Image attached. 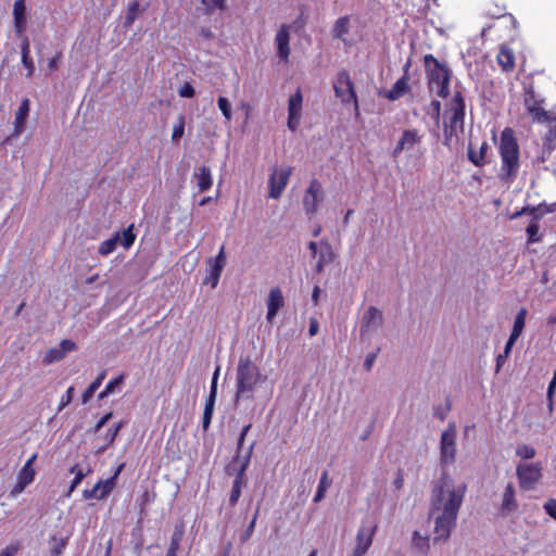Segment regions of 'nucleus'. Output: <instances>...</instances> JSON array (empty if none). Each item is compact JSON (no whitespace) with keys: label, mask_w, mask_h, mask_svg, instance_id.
<instances>
[{"label":"nucleus","mask_w":556,"mask_h":556,"mask_svg":"<svg viewBox=\"0 0 556 556\" xmlns=\"http://www.w3.org/2000/svg\"><path fill=\"white\" fill-rule=\"evenodd\" d=\"M422 135L414 128L403 130L401 137L399 138L394 149L393 155L397 156L403 152L410 151L419 146L422 141Z\"/></svg>","instance_id":"15"},{"label":"nucleus","mask_w":556,"mask_h":556,"mask_svg":"<svg viewBox=\"0 0 556 556\" xmlns=\"http://www.w3.org/2000/svg\"><path fill=\"white\" fill-rule=\"evenodd\" d=\"M73 392H74V388L70 387L67 389V391L65 392V394L62 395L60 403H59V408H58L59 412L62 410L65 406H67L72 402Z\"/></svg>","instance_id":"50"},{"label":"nucleus","mask_w":556,"mask_h":556,"mask_svg":"<svg viewBox=\"0 0 556 556\" xmlns=\"http://www.w3.org/2000/svg\"><path fill=\"white\" fill-rule=\"evenodd\" d=\"M199 192L207 191L213 185L212 173L208 167L201 166L193 174Z\"/></svg>","instance_id":"24"},{"label":"nucleus","mask_w":556,"mask_h":556,"mask_svg":"<svg viewBox=\"0 0 556 556\" xmlns=\"http://www.w3.org/2000/svg\"><path fill=\"white\" fill-rule=\"evenodd\" d=\"M28 113H29V100L24 99L22 101L18 110L15 113L14 135L18 136L24 130Z\"/></svg>","instance_id":"25"},{"label":"nucleus","mask_w":556,"mask_h":556,"mask_svg":"<svg viewBox=\"0 0 556 556\" xmlns=\"http://www.w3.org/2000/svg\"><path fill=\"white\" fill-rule=\"evenodd\" d=\"M112 418V413H108L100 418V420L94 426V431L98 432L110 419Z\"/></svg>","instance_id":"60"},{"label":"nucleus","mask_w":556,"mask_h":556,"mask_svg":"<svg viewBox=\"0 0 556 556\" xmlns=\"http://www.w3.org/2000/svg\"><path fill=\"white\" fill-rule=\"evenodd\" d=\"M84 498L90 500H103L102 496H100V485L99 482L94 484V486L90 490H84L83 492Z\"/></svg>","instance_id":"49"},{"label":"nucleus","mask_w":556,"mask_h":556,"mask_svg":"<svg viewBox=\"0 0 556 556\" xmlns=\"http://www.w3.org/2000/svg\"><path fill=\"white\" fill-rule=\"evenodd\" d=\"M185 132V117L180 116L178 123L173 128L172 140L176 141L184 136Z\"/></svg>","instance_id":"47"},{"label":"nucleus","mask_w":556,"mask_h":556,"mask_svg":"<svg viewBox=\"0 0 556 556\" xmlns=\"http://www.w3.org/2000/svg\"><path fill=\"white\" fill-rule=\"evenodd\" d=\"M257 514H258V511L255 513L253 519L251 520V522L249 523L244 534L242 535V538H241L242 542L249 541L250 536L252 535V533L254 531V528H255V525H256Z\"/></svg>","instance_id":"54"},{"label":"nucleus","mask_w":556,"mask_h":556,"mask_svg":"<svg viewBox=\"0 0 556 556\" xmlns=\"http://www.w3.org/2000/svg\"><path fill=\"white\" fill-rule=\"evenodd\" d=\"M498 153L501 156L500 178L511 182L520 168L519 146L511 128H505L500 137Z\"/></svg>","instance_id":"3"},{"label":"nucleus","mask_w":556,"mask_h":556,"mask_svg":"<svg viewBox=\"0 0 556 556\" xmlns=\"http://www.w3.org/2000/svg\"><path fill=\"white\" fill-rule=\"evenodd\" d=\"M486 149H488L486 142H482V144L479 148V151L473 150L472 144H469L468 159L476 166H482L484 164V156H485Z\"/></svg>","instance_id":"31"},{"label":"nucleus","mask_w":556,"mask_h":556,"mask_svg":"<svg viewBox=\"0 0 556 556\" xmlns=\"http://www.w3.org/2000/svg\"><path fill=\"white\" fill-rule=\"evenodd\" d=\"M538 230H539V227L535 224H531L527 227V233L530 237V241H536V239L534 237H535Z\"/></svg>","instance_id":"63"},{"label":"nucleus","mask_w":556,"mask_h":556,"mask_svg":"<svg viewBox=\"0 0 556 556\" xmlns=\"http://www.w3.org/2000/svg\"><path fill=\"white\" fill-rule=\"evenodd\" d=\"M290 25L283 24L279 27L276 36L275 43L277 47V55L283 61L288 62L290 56Z\"/></svg>","instance_id":"19"},{"label":"nucleus","mask_w":556,"mask_h":556,"mask_svg":"<svg viewBox=\"0 0 556 556\" xmlns=\"http://www.w3.org/2000/svg\"><path fill=\"white\" fill-rule=\"evenodd\" d=\"M413 544L421 554H427L430 549L429 538L418 531L413 534Z\"/></svg>","instance_id":"34"},{"label":"nucleus","mask_w":556,"mask_h":556,"mask_svg":"<svg viewBox=\"0 0 556 556\" xmlns=\"http://www.w3.org/2000/svg\"><path fill=\"white\" fill-rule=\"evenodd\" d=\"M266 382L267 376L261 372L250 357H240L236 376V407L253 410L254 402L261 397L263 384Z\"/></svg>","instance_id":"2"},{"label":"nucleus","mask_w":556,"mask_h":556,"mask_svg":"<svg viewBox=\"0 0 556 556\" xmlns=\"http://www.w3.org/2000/svg\"><path fill=\"white\" fill-rule=\"evenodd\" d=\"M242 485H243V478L236 477L233 484H232L230 497H229V503L231 506L237 504V502L241 495Z\"/></svg>","instance_id":"42"},{"label":"nucleus","mask_w":556,"mask_h":556,"mask_svg":"<svg viewBox=\"0 0 556 556\" xmlns=\"http://www.w3.org/2000/svg\"><path fill=\"white\" fill-rule=\"evenodd\" d=\"M26 486L27 485L25 483H23V482L17 480L16 484L11 490V495L13 497L17 496L18 494H21L25 490Z\"/></svg>","instance_id":"59"},{"label":"nucleus","mask_w":556,"mask_h":556,"mask_svg":"<svg viewBox=\"0 0 556 556\" xmlns=\"http://www.w3.org/2000/svg\"><path fill=\"white\" fill-rule=\"evenodd\" d=\"M90 472V468H83L79 465H74L70 469V473L74 475V479L70 484L66 496L70 497L73 491L77 488V485L83 481V479Z\"/></svg>","instance_id":"28"},{"label":"nucleus","mask_w":556,"mask_h":556,"mask_svg":"<svg viewBox=\"0 0 556 556\" xmlns=\"http://www.w3.org/2000/svg\"><path fill=\"white\" fill-rule=\"evenodd\" d=\"M124 377L119 376L111 381H109L105 386L106 392L114 393L116 389H119L123 383Z\"/></svg>","instance_id":"51"},{"label":"nucleus","mask_w":556,"mask_h":556,"mask_svg":"<svg viewBox=\"0 0 556 556\" xmlns=\"http://www.w3.org/2000/svg\"><path fill=\"white\" fill-rule=\"evenodd\" d=\"M349 31V18L340 17L336 21L332 34L334 38L344 40V35Z\"/></svg>","instance_id":"36"},{"label":"nucleus","mask_w":556,"mask_h":556,"mask_svg":"<svg viewBox=\"0 0 556 556\" xmlns=\"http://www.w3.org/2000/svg\"><path fill=\"white\" fill-rule=\"evenodd\" d=\"M552 150V131H549V135H547L544 139V152L543 155L541 156V162L545 161V153L549 154Z\"/></svg>","instance_id":"57"},{"label":"nucleus","mask_w":556,"mask_h":556,"mask_svg":"<svg viewBox=\"0 0 556 556\" xmlns=\"http://www.w3.org/2000/svg\"><path fill=\"white\" fill-rule=\"evenodd\" d=\"M217 104H218V108L222 111L225 119L227 122H230L232 118V112H231V104L228 101V99L225 97H219L217 100Z\"/></svg>","instance_id":"45"},{"label":"nucleus","mask_w":556,"mask_h":556,"mask_svg":"<svg viewBox=\"0 0 556 556\" xmlns=\"http://www.w3.org/2000/svg\"><path fill=\"white\" fill-rule=\"evenodd\" d=\"M123 427L122 422L115 424L113 427H111L105 434L106 445H103L98 448L97 454L102 453L108 445L112 444L115 441L116 435L118 434L121 428Z\"/></svg>","instance_id":"41"},{"label":"nucleus","mask_w":556,"mask_h":556,"mask_svg":"<svg viewBox=\"0 0 556 556\" xmlns=\"http://www.w3.org/2000/svg\"><path fill=\"white\" fill-rule=\"evenodd\" d=\"M285 305V299L281 290L276 287L270 289L266 306H267V314L266 319L267 321L271 323L276 315L278 314L279 309Z\"/></svg>","instance_id":"22"},{"label":"nucleus","mask_w":556,"mask_h":556,"mask_svg":"<svg viewBox=\"0 0 556 556\" xmlns=\"http://www.w3.org/2000/svg\"><path fill=\"white\" fill-rule=\"evenodd\" d=\"M254 446L255 442H252L244 453H242V451H236V456L232 460V467L237 471L236 477L244 478V472L249 467Z\"/></svg>","instance_id":"23"},{"label":"nucleus","mask_w":556,"mask_h":556,"mask_svg":"<svg viewBox=\"0 0 556 556\" xmlns=\"http://www.w3.org/2000/svg\"><path fill=\"white\" fill-rule=\"evenodd\" d=\"M118 241H119V233H116L114 237L104 240L99 245V253L103 256L111 254L115 250Z\"/></svg>","instance_id":"37"},{"label":"nucleus","mask_w":556,"mask_h":556,"mask_svg":"<svg viewBox=\"0 0 556 556\" xmlns=\"http://www.w3.org/2000/svg\"><path fill=\"white\" fill-rule=\"evenodd\" d=\"M61 56H62V54H61V53H59V54H56L55 56H53L52 59H50V60H49V62H48V68H49L51 72L58 68V66H59V62H60V60H61Z\"/></svg>","instance_id":"61"},{"label":"nucleus","mask_w":556,"mask_h":556,"mask_svg":"<svg viewBox=\"0 0 556 556\" xmlns=\"http://www.w3.org/2000/svg\"><path fill=\"white\" fill-rule=\"evenodd\" d=\"M376 531V525L367 521L362 522L356 533L355 546L353 548L352 556H364L368 552L372 544Z\"/></svg>","instance_id":"11"},{"label":"nucleus","mask_w":556,"mask_h":556,"mask_svg":"<svg viewBox=\"0 0 556 556\" xmlns=\"http://www.w3.org/2000/svg\"><path fill=\"white\" fill-rule=\"evenodd\" d=\"M430 62L433 63V67L428 71L429 88L431 92L444 98L448 91L450 73L446 67L442 66L438 62L437 59L432 55H427L426 63L428 66Z\"/></svg>","instance_id":"5"},{"label":"nucleus","mask_w":556,"mask_h":556,"mask_svg":"<svg viewBox=\"0 0 556 556\" xmlns=\"http://www.w3.org/2000/svg\"><path fill=\"white\" fill-rule=\"evenodd\" d=\"M497 61L503 71H510L515 64L513 51L506 47H502L497 54Z\"/></svg>","instance_id":"30"},{"label":"nucleus","mask_w":556,"mask_h":556,"mask_svg":"<svg viewBox=\"0 0 556 556\" xmlns=\"http://www.w3.org/2000/svg\"><path fill=\"white\" fill-rule=\"evenodd\" d=\"M18 543H11L0 552V556H14L18 552Z\"/></svg>","instance_id":"53"},{"label":"nucleus","mask_w":556,"mask_h":556,"mask_svg":"<svg viewBox=\"0 0 556 556\" xmlns=\"http://www.w3.org/2000/svg\"><path fill=\"white\" fill-rule=\"evenodd\" d=\"M516 476L521 490L532 491L543 477V466L540 462L519 463L516 467Z\"/></svg>","instance_id":"6"},{"label":"nucleus","mask_w":556,"mask_h":556,"mask_svg":"<svg viewBox=\"0 0 556 556\" xmlns=\"http://www.w3.org/2000/svg\"><path fill=\"white\" fill-rule=\"evenodd\" d=\"M13 14H14V20H22V18H24V14H25V2H24V0H15L14 7H13Z\"/></svg>","instance_id":"48"},{"label":"nucleus","mask_w":556,"mask_h":556,"mask_svg":"<svg viewBox=\"0 0 556 556\" xmlns=\"http://www.w3.org/2000/svg\"><path fill=\"white\" fill-rule=\"evenodd\" d=\"M526 316H527L526 308H521L517 313V315L515 317V321H514V327H513V330H511V333L509 337L515 338V339H518L520 337V334L523 331L525 325H526Z\"/></svg>","instance_id":"32"},{"label":"nucleus","mask_w":556,"mask_h":556,"mask_svg":"<svg viewBox=\"0 0 556 556\" xmlns=\"http://www.w3.org/2000/svg\"><path fill=\"white\" fill-rule=\"evenodd\" d=\"M467 493L465 482L441 479L432 489L429 520L432 522L433 542H445L456 527L459 509Z\"/></svg>","instance_id":"1"},{"label":"nucleus","mask_w":556,"mask_h":556,"mask_svg":"<svg viewBox=\"0 0 556 556\" xmlns=\"http://www.w3.org/2000/svg\"><path fill=\"white\" fill-rule=\"evenodd\" d=\"M22 53V63L27 70V76H31L35 72V65L33 60L30 59V50H29V40L27 37H24L21 46Z\"/></svg>","instance_id":"29"},{"label":"nucleus","mask_w":556,"mask_h":556,"mask_svg":"<svg viewBox=\"0 0 556 556\" xmlns=\"http://www.w3.org/2000/svg\"><path fill=\"white\" fill-rule=\"evenodd\" d=\"M525 106L534 121L539 123H546L549 127L556 125V117L541 106V101L536 99L532 88H528L526 90Z\"/></svg>","instance_id":"10"},{"label":"nucleus","mask_w":556,"mask_h":556,"mask_svg":"<svg viewBox=\"0 0 556 556\" xmlns=\"http://www.w3.org/2000/svg\"><path fill=\"white\" fill-rule=\"evenodd\" d=\"M464 100L459 93H456L445 112L443 123V144L448 148H453L458 143V134L462 132L464 128Z\"/></svg>","instance_id":"4"},{"label":"nucleus","mask_w":556,"mask_h":556,"mask_svg":"<svg viewBox=\"0 0 556 556\" xmlns=\"http://www.w3.org/2000/svg\"><path fill=\"white\" fill-rule=\"evenodd\" d=\"M376 357H377V354L376 353H370L366 356L365 361H364V368L369 371L371 368H372V365L376 361Z\"/></svg>","instance_id":"58"},{"label":"nucleus","mask_w":556,"mask_h":556,"mask_svg":"<svg viewBox=\"0 0 556 556\" xmlns=\"http://www.w3.org/2000/svg\"><path fill=\"white\" fill-rule=\"evenodd\" d=\"M324 199L325 192L321 184L317 179H313L303 197V207L305 213L307 215L316 214Z\"/></svg>","instance_id":"12"},{"label":"nucleus","mask_w":556,"mask_h":556,"mask_svg":"<svg viewBox=\"0 0 556 556\" xmlns=\"http://www.w3.org/2000/svg\"><path fill=\"white\" fill-rule=\"evenodd\" d=\"M384 321L383 313L376 306H369L363 314L359 326L361 338L366 340L372 338Z\"/></svg>","instance_id":"7"},{"label":"nucleus","mask_w":556,"mask_h":556,"mask_svg":"<svg viewBox=\"0 0 556 556\" xmlns=\"http://www.w3.org/2000/svg\"><path fill=\"white\" fill-rule=\"evenodd\" d=\"M330 483L331 482L328 478V472L324 471L318 483L317 492L314 496L315 503H319L325 497V494L328 488L330 486Z\"/></svg>","instance_id":"35"},{"label":"nucleus","mask_w":556,"mask_h":556,"mask_svg":"<svg viewBox=\"0 0 556 556\" xmlns=\"http://www.w3.org/2000/svg\"><path fill=\"white\" fill-rule=\"evenodd\" d=\"M37 455L34 454L22 467L17 475V480L28 485L34 481L35 478V469L33 468L34 462L36 459Z\"/></svg>","instance_id":"27"},{"label":"nucleus","mask_w":556,"mask_h":556,"mask_svg":"<svg viewBox=\"0 0 556 556\" xmlns=\"http://www.w3.org/2000/svg\"><path fill=\"white\" fill-rule=\"evenodd\" d=\"M336 96L341 99L342 102L355 103L357 108L356 94L353 89V83L346 72H341L334 83Z\"/></svg>","instance_id":"16"},{"label":"nucleus","mask_w":556,"mask_h":556,"mask_svg":"<svg viewBox=\"0 0 556 556\" xmlns=\"http://www.w3.org/2000/svg\"><path fill=\"white\" fill-rule=\"evenodd\" d=\"M206 13H213L217 10H224L226 0H201Z\"/></svg>","instance_id":"44"},{"label":"nucleus","mask_w":556,"mask_h":556,"mask_svg":"<svg viewBox=\"0 0 556 556\" xmlns=\"http://www.w3.org/2000/svg\"><path fill=\"white\" fill-rule=\"evenodd\" d=\"M98 482L100 485V496H102V498H105L114 489L115 482L113 481V479L110 478L106 480H100Z\"/></svg>","instance_id":"46"},{"label":"nucleus","mask_w":556,"mask_h":556,"mask_svg":"<svg viewBox=\"0 0 556 556\" xmlns=\"http://www.w3.org/2000/svg\"><path fill=\"white\" fill-rule=\"evenodd\" d=\"M308 248L312 251L313 256L317 257L316 270L321 273L325 266L329 265L333 261L334 253L331 245L325 241L318 243L312 241L309 242Z\"/></svg>","instance_id":"14"},{"label":"nucleus","mask_w":556,"mask_h":556,"mask_svg":"<svg viewBox=\"0 0 556 556\" xmlns=\"http://www.w3.org/2000/svg\"><path fill=\"white\" fill-rule=\"evenodd\" d=\"M291 175V166L274 167L267 181L269 189L268 198L278 200L282 195Z\"/></svg>","instance_id":"8"},{"label":"nucleus","mask_w":556,"mask_h":556,"mask_svg":"<svg viewBox=\"0 0 556 556\" xmlns=\"http://www.w3.org/2000/svg\"><path fill=\"white\" fill-rule=\"evenodd\" d=\"M318 329H319L318 321L316 319L312 318L309 321V328H308L309 336L311 337L316 336L318 332Z\"/></svg>","instance_id":"62"},{"label":"nucleus","mask_w":556,"mask_h":556,"mask_svg":"<svg viewBox=\"0 0 556 556\" xmlns=\"http://www.w3.org/2000/svg\"><path fill=\"white\" fill-rule=\"evenodd\" d=\"M136 239V235L134 233V225H130L125 230L119 233V243L125 248L129 249Z\"/></svg>","instance_id":"39"},{"label":"nucleus","mask_w":556,"mask_h":556,"mask_svg":"<svg viewBox=\"0 0 556 556\" xmlns=\"http://www.w3.org/2000/svg\"><path fill=\"white\" fill-rule=\"evenodd\" d=\"M250 429H251V424H248L247 426H244L242 428L241 433L238 439V443H237V451H242L243 442H244L245 437Z\"/></svg>","instance_id":"56"},{"label":"nucleus","mask_w":556,"mask_h":556,"mask_svg":"<svg viewBox=\"0 0 556 556\" xmlns=\"http://www.w3.org/2000/svg\"><path fill=\"white\" fill-rule=\"evenodd\" d=\"M105 378V371L101 372L98 378L87 388V390L83 394V403H87L94 394V392L101 386L103 379Z\"/></svg>","instance_id":"38"},{"label":"nucleus","mask_w":556,"mask_h":556,"mask_svg":"<svg viewBox=\"0 0 556 556\" xmlns=\"http://www.w3.org/2000/svg\"><path fill=\"white\" fill-rule=\"evenodd\" d=\"M408 91V78L406 76L401 77L395 81L392 88L386 93V98L394 101L404 96Z\"/></svg>","instance_id":"26"},{"label":"nucleus","mask_w":556,"mask_h":556,"mask_svg":"<svg viewBox=\"0 0 556 556\" xmlns=\"http://www.w3.org/2000/svg\"><path fill=\"white\" fill-rule=\"evenodd\" d=\"M519 507L516 498V490L511 483H508L502 494V502L500 505V511L502 516H509L517 511Z\"/></svg>","instance_id":"21"},{"label":"nucleus","mask_w":556,"mask_h":556,"mask_svg":"<svg viewBox=\"0 0 556 556\" xmlns=\"http://www.w3.org/2000/svg\"><path fill=\"white\" fill-rule=\"evenodd\" d=\"M177 549H178V540L174 538L172 540L170 546L166 553V556H176Z\"/></svg>","instance_id":"64"},{"label":"nucleus","mask_w":556,"mask_h":556,"mask_svg":"<svg viewBox=\"0 0 556 556\" xmlns=\"http://www.w3.org/2000/svg\"><path fill=\"white\" fill-rule=\"evenodd\" d=\"M226 265L225 248L222 247L218 254L215 257H211L207 261L208 276L205 282H211L212 287L215 288L219 281L222 271Z\"/></svg>","instance_id":"18"},{"label":"nucleus","mask_w":556,"mask_h":556,"mask_svg":"<svg viewBox=\"0 0 556 556\" xmlns=\"http://www.w3.org/2000/svg\"><path fill=\"white\" fill-rule=\"evenodd\" d=\"M303 110V96L300 89L290 96L288 100V128L296 130L300 125Z\"/></svg>","instance_id":"13"},{"label":"nucleus","mask_w":556,"mask_h":556,"mask_svg":"<svg viewBox=\"0 0 556 556\" xmlns=\"http://www.w3.org/2000/svg\"><path fill=\"white\" fill-rule=\"evenodd\" d=\"M544 509L547 515H549L553 519L556 520V500L549 498L544 504Z\"/></svg>","instance_id":"52"},{"label":"nucleus","mask_w":556,"mask_h":556,"mask_svg":"<svg viewBox=\"0 0 556 556\" xmlns=\"http://www.w3.org/2000/svg\"><path fill=\"white\" fill-rule=\"evenodd\" d=\"M179 96L182 98H191L194 96V88L189 83H186L179 89Z\"/></svg>","instance_id":"55"},{"label":"nucleus","mask_w":556,"mask_h":556,"mask_svg":"<svg viewBox=\"0 0 556 556\" xmlns=\"http://www.w3.org/2000/svg\"><path fill=\"white\" fill-rule=\"evenodd\" d=\"M536 451L533 446L528 444H520L516 447V455L521 459H531L535 456Z\"/></svg>","instance_id":"43"},{"label":"nucleus","mask_w":556,"mask_h":556,"mask_svg":"<svg viewBox=\"0 0 556 556\" xmlns=\"http://www.w3.org/2000/svg\"><path fill=\"white\" fill-rule=\"evenodd\" d=\"M219 370H220V368L217 367L214 371L212 382H211L210 395L205 401V407H204V413H203V418H202L203 430H207L211 425V421H212L214 405H215L216 395H217V379H218Z\"/></svg>","instance_id":"17"},{"label":"nucleus","mask_w":556,"mask_h":556,"mask_svg":"<svg viewBox=\"0 0 556 556\" xmlns=\"http://www.w3.org/2000/svg\"><path fill=\"white\" fill-rule=\"evenodd\" d=\"M456 426L450 422L441 434L440 460L443 465L453 464L456 455Z\"/></svg>","instance_id":"9"},{"label":"nucleus","mask_w":556,"mask_h":556,"mask_svg":"<svg viewBox=\"0 0 556 556\" xmlns=\"http://www.w3.org/2000/svg\"><path fill=\"white\" fill-rule=\"evenodd\" d=\"M76 349V343L72 340H62L59 346L50 348L46 351L42 362L52 364L65 357V355Z\"/></svg>","instance_id":"20"},{"label":"nucleus","mask_w":556,"mask_h":556,"mask_svg":"<svg viewBox=\"0 0 556 556\" xmlns=\"http://www.w3.org/2000/svg\"><path fill=\"white\" fill-rule=\"evenodd\" d=\"M67 544V539L53 536L50 540V549L52 556H61Z\"/></svg>","instance_id":"40"},{"label":"nucleus","mask_w":556,"mask_h":556,"mask_svg":"<svg viewBox=\"0 0 556 556\" xmlns=\"http://www.w3.org/2000/svg\"><path fill=\"white\" fill-rule=\"evenodd\" d=\"M141 13L140 4L138 1H132L128 4L124 27H130Z\"/></svg>","instance_id":"33"}]
</instances>
